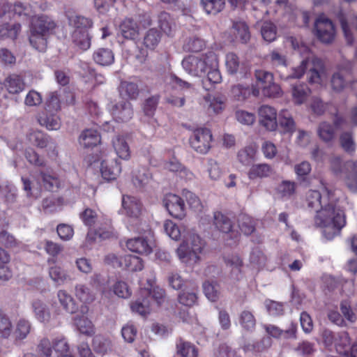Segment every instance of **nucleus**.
Masks as SVG:
<instances>
[{
    "label": "nucleus",
    "mask_w": 357,
    "mask_h": 357,
    "mask_svg": "<svg viewBox=\"0 0 357 357\" xmlns=\"http://www.w3.org/2000/svg\"><path fill=\"white\" fill-rule=\"evenodd\" d=\"M69 23L75 28L74 31H88L92 27L91 19L82 15H73L69 17Z\"/></svg>",
    "instance_id": "c9c22d12"
},
{
    "label": "nucleus",
    "mask_w": 357,
    "mask_h": 357,
    "mask_svg": "<svg viewBox=\"0 0 357 357\" xmlns=\"http://www.w3.org/2000/svg\"><path fill=\"white\" fill-rule=\"evenodd\" d=\"M56 26V22L49 16L41 15H35L31 20V31L47 35Z\"/></svg>",
    "instance_id": "9d476101"
},
{
    "label": "nucleus",
    "mask_w": 357,
    "mask_h": 357,
    "mask_svg": "<svg viewBox=\"0 0 357 357\" xmlns=\"http://www.w3.org/2000/svg\"><path fill=\"white\" fill-rule=\"evenodd\" d=\"M121 172V167L117 160L104 159L100 164L102 176L107 181L116 179Z\"/></svg>",
    "instance_id": "f8f14e48"
},
{
    "label": "nucleus",
    "mask_w": 357,
    "mask_h": 357,
    "mask_svg": "<svg viewBox=\"0 0 357 357\" xmlns=\"http://www.w3.org/2000/svg\"><path fill=\"white\" fill-rule=\"evenodd\" d=\"M169 82L174 88L179 89L183 91L191 93L195 90V86L192 84L181 79L174 74L169 76Z\"/></svg>",
    "instance_id": "13d9d810"
},
{
    "label": "nucleus",
    "mask_w": 357,
    "mask_h": 357,
    "mask_svg": "<svg viewBox=\"0 0 357 357\" xmlns=\"http://www.w3.org/2000/svg\"><path fill=\"white\" fill-rule=\"evenodd\" d=\"M305 201L307 207L315 210L317 212L321 207H324L321 202V195L318 190H309L305 195Z\"/></svg>",
    "instance_id": "a18cd8bd"
},
{
    "label": "nucleus",
    "mask_w": 357,
    "mask_h": 357,
    "mask_svg": "<svg viewBox=\"0 0 357 357\" xmlns=\"http://www.w3.org/2000/svg\"><path fill=\"white\" fill-rule=\"evenodd\" d=\"M207 76L203 80V85L204 87L206 89H208L206 88V83L208 82L209 84H218L221 82L222 77L220 75V73L219 70L218 69V61L215 58V64L213 66L208 67V70L206 71Z\"/></svg>",
    "instance_id": "864d4df0"
},
{
    "label": "nucleus",
    "mask_w": 357,
    "mask_h": 357,
    "mask_svg": "<svg viewBox=\"0 0 357 357\" xmlns=\"http://www.w3.org/2000/svg\"><path fill=\"white\" fill-rule=\"evenodd\" d=\"M76 298L84 303H90L95 300V294L84 284H77L75 288Z\"/></svg>",
    "instance_id": "c03bdc74"
},
{
    "label": "nucleus",
    "mask_w": 357,
    "mask_h": 357,
    "mask_svg": "<svg viewBox=\"0 0 357 357\" xmlns=\"http://www.w3.org/2000/svg\"><path fill=\"white\" fill-rule=\"evenodd\" d=\"M201 3L206 13L215 15L223 10L225 0H201Z\"/></svg>",
    "instance_id": "de8ad7c7"
},
{
    "label": "nucleus",
    "mask_w": 357,
    "mask_h": 357,
    "mask_svg": "<svg viewBox=\"0 0 357 357\" xmlns=\"http://www.w3.org/2000/svg\"><path fill=\"white\" fill-rule=\"evenodd\" d=\"M114 118L118 121H128L133 116V109L130 102L122 100L114 105L111 109Z\"/></svg>",
    "instance_id": "9b49d317"
},
{
    "label": "nucleus",
    "mask_w": 357,
    "mask_h": 357,
    "mask_svg": "<svg viewBox=\"0 0 357 357\" xmlns=\"http://www.w3.org/2000/svg\"><path fill=\"white\" fill-rule=\"evenodd\" d=\"M20 31V24L2 22L0 26V38L15 40Z\"/></svg>",
    "instance_id": "393cba45"
},
{
    "label": "nucleus",
    "mask_w": 357,
    "mask_h": 357,
    "mask_svg": "<svg viewBox=\"0 0 357 357\" xmlns=\"http://www.w3.org/2000/svg\"><path fill=\"white\" fill-rule=\"evenodd\" d=\"M352 68L353 63L349 61L337 66L336 70L332 73L330 78V86L333 92L340 93L349 88L354 90V82H357V80L352 79L351 75Z\"/></svg>",
    "instance_id": "7ed1b4c3"
},
{
    "label": "nucleus",
    "mask_w": 357,
    "mask_h": 357,
    "mask_svg": "<svg viewBox=\"0 0 357 357\" xmlns=\"http://www.w3.org/2000/svg\"><path fill=\"white\" fill-rule=\"evenodd\" d=\"M12 6L14 15L20 17L22 20H31L35 16L30 5L22 2H16Z\"/></svg>",
    "instance_id": "f704fd0d"
},
{
    "label": "nucleus",
    "mask_w": 357,
    "mask_h": 357,
    "mask_svg": "<svg viewBox=\"0 0 357 357\" xmlns=\"http://www.w3.org/2000/svg\"><path fill=\"white\" fill-rule=\"evenodd\" d=\"M225 63L227 72L231 75L246 72L243 63L240 61L238 56L234 53L229 52L226 55Z\"/></svg>",
    "instance_id": "a878e982"
},
{
    "label": "nucleus",
    "mask_w": 357,
    "mask_h": 357,
    "mask_svg": "<svg viewBox=\"0 0 357 357\" xmlns=\"http://www.w3.org/2000/svg\"><path fill=\"white\" fill-rule=\"evenodd\" d=\"M316 36L324 43H331L335 35L334 25L331 20L324 16L318 17L314 23Z\"/></svg>",
    "instance_id": "423d86ee"
},
{
    "label": "nucleus",
    "mask_w": 357,
    "mask_h": 357,
    "mask_svg": "<svg viewBox=\"0 0 357 357\" xmlns=\"http://www.w3.org/2000/svg\"><path fill=\"white\" fill-rule=\"evenodd\" d=\"M57 298L63 308L70 314H74L77 312L78 307L70 294L65 290H59L57 292Z\"/></svg>",
    "instance_id": "c756f323"
},
{
    "label": "nucleus",
    "mask_w": 357,
    "mask_h": 357,
    "mask_svg": "<svg viewBox=\"0 0 357 357\" xmlns=\"http://www.w3.org/2000/svg\"><path fill=\"white\" fill-rule=\"evenodd\" d=\"M314 222L317 227L324 229V236L331 240L338 235L345 226L346 217L340 207L328 204L317 211Z\"/></svg>",
    "instance_id": "f257e3e1"
},
{
    "label": "nucleus",
    "mask_w": 357,
    "mask_h": 357,
    "mask_svg": "<svg viewBox=\"0 0 357 357\" xmlns=\"http://www.w3.org/2000/svg\"><path fill=\"white\" fill-rule=\"evenodd\" d=\"M72 39L73 43L82 50H86L91 46V37L88 31H74Z\"/></svg>",
    "instance_id": "4c0bfd02"
},
{
    "label": "nucleus",
    "mask_w": 357,
    "mask_h": 357,
    "mask_svg": "<svg viewBox=\"0 0 357 357\" xmlns=\"http://www.w3.org/2000/svg\"><path fill=\"white\" fill-rule=\"evenodd\" d=\"M29 140L33 145L42 149L46 147L49 143V137L38 130L31 132L29 135Z\"/></svg>",
    "instance_id": "052dcab7"
},
{
    "label": "nucleus",
    "mask_w": 357,
    "mask_h": 357,
    "mask_svg": "<svg viewBox=\"0 0 357 357\" xmlns=\"http://www.w3.org/2000/svg\"><path fill=\"white\" fill-rule=\"evenodd\" d=\"M263 38L267 42H272L276 38V27L270 22H265L261 28Z\"/></svg>",
    "instance_id": "338daca9"
},
{
    "label": "nucleus",
    "mask_w": 357,
    "mask_h": 357,
    "mask_svg": "<svg viewBox=\"0 0 357 357\" xmlns=\"http://www.w3.org/2000/svg\"><path fill=\"white\" fill-rule=\"evenodd\" d=\"M29 43L31 45L39 52H45L47 48L46 36L40 33H34L30 30Z\"/></svg>",
    "instance_id": "09e8293b"
},
{
    "label": "nucleus",
    "mask_w": 357,
    "mask_h": 357,
    "mask_svg": "<svg viewBox=\"0 0 357 357\" xmlns=\"http://www.w3.org/2000/svg\"><path fill=\"white\" fill-rule=\"evenodd\" d=\"M163 203L169 214L174 218L181 220L185 217V204L178 195L167 194L163 199Z\"/></svg>",
    "instance_id": "6e6552de"
},
{
    "label": "nucleus",
    "mask_w": 357,
    "mask_h": 357,
    "mask_svg": "<svg viewBox=\"0 0 357 357\" xmlns=\"http://www.w3.org/2000/svg\"><path fill=\"white\" fill-rule=\"evenodd\" d=\"M272 173V168L267 164H258L252 165L248 172L250 179L267 177Z\"/></svg>",
    "instance_id": "49530a36"
},
{
    "label": "nucleus",
    "mask_w": 357,
    "mask_h": 357,
    "mask_svg": "<svg viewBox=\"0 0 357 357\" xmlns=\"http://www.w3.org/2000/svg\"><path fill=\"white\" fill-rule=\"evenodd\" d=\"M141 294L142 296H151L158 305L165 301V291L159 287H153L150 289H144L142 290Z\"/></svg>",
    "instance_id": "680f3d73"
},
{
    "label": "nucleus",
    "mask_w": 357,
    "mask_h": 357,
    "mask_svg": "<svg viewBox=\"0 0 357 357\" xmlns=\"http://www.w3.org/2000/svg\"><path fill=\"white\" fill-rule=\"evenodd\" d=\"M79 144L85 147L89 148L96 146L100 142V137L96 130L87 129L82 132L79 136Z\"/></svg>",
    "instance_id": "c85d7f7f"
},
{
    "label": "nucleus",
    "mask_w": 357,
    "mask_h": 357,
    "mask_svg": "<svg viewBox=\"0 0 357 357\" xmlns=\"http://www.w3.org/2000/svg\"><path fill=\"white\" fill-rule=\"evenodd\" d=\"M183 196L185 197L189 206L196 212H201L203 209V205L199 198L193 192L188 190H183Z\"/></svg>",
    "instance_id": "4d7b16f0"
},
{
    "label": "nucleus",
    "mask_w": 357,
    "mask_h": 357,
    "mask_svg": "<svg viewBox=\"0 0 357 357\" xmlns=\"http://www.w3.org/2000/svg\"><path fill=\"white\" fill-rule=\"evenodd\" d=\"M317 132L319 137L324 142H331L335 139V128L328 122H320L317 126Z\"/></svg>",
    "instance_id": "473e14b6"
},
{
    "label": "nucleus",
    "mask_w": 357,
    "mask_h": 357,
    "mask_svg": "<svg viewBox=\"0 0 357 357\" xmlns=\"http://www.w3.org/2000/svg\"><path fill=\"white\" fill-rule=\"evenodd\" d=\"M4 85L10 93H19L24 89L25 84L23 79L18 75L12 74L8 76Z\"/></svg>",
    "instance_id": "cd10ccee"
},
{
    "label": "nucleus",
    "mask_w": 357,
    "mask_h": 357,
    "mask_svg": "<svg viewBox=\"0 0 357 357\" xmlns=\"http://www.w3.org/2000/svg\"><path fill=\"white\" fill-rule=\"evenodd\" d=\"M126 246L130 251L142 255H149L152 251L151 245L144 237H135L128 240Z\"/></svg>",
    "instance_id": "a211bd4d"
},
{
    "label": "nucleus",
    "mask_w": 357,
    "mask_h": 357,
    "mask_svg": "<svg viewBox=\"0 0 357 357\" xmlns=\"http://www.w3.org/2000/svg\"><path fill=\"white\" fill-rule=\"evenodd\" d=\"M204 243L199 236L192 234L180 245L176 250L179 259L183 263L196 262L202 252Z\"/></svg>",
    "instance_id": "20e7f679"
},
{
    "label": "nucleus",
    "mask_w": 357,
    "mask_h": 357,
    "mask_svg": "<svg viewBox=\"0 0 357 357\" xmlns=\"http://www.w3.org/2000/svg\"><path fill=\"white\" fill-rule=\"evenodd\" d=\"M259 122L266 130H275L278 127L276 109L268 105H262L258 109Z\"/></svg>",
    "instance_id": "1a4fd4ad"
},
{
    "label": "nucleus",
    "mask_w": 357,
    "mask_h": 357,
    "mask_svg": "<svg viewBox=\"0 0 357 357\" xmlns=\"http://www.w3.org/2000/svg\"><path fill=\"white\" fill-rule=\"evenodd\" d=\"M75 323L77 330L86 335H92L95 333V327L91 320L82 315L75 319Z\"/></svg>",
    "instance_id": "a19ab883"
},
{
    "label": "nucleus",
    "mask_w": 357,
    "mask_h": 357,
    "mask_svg": "<svg viewBox=\"0 0 357 357\" xmlns=\"http://www.w3.org/2000/svg\"><path fill=\"white\" fill-rule=\"evenodd\" d=\"M307 77L311 84H319L325 75L324 61L317 57L307 58Z\"/></svg>",
    "instance_id": "0eeeda50"
},
{
    "label": "nucleus",
    "mask_w": 357,
    "mask_h": 357,
    "mask_svg": "<svg viewBox=\"0 0 357 357\" xmlns=\"http://www.w3.org/2000/svg\"><path fill=\"white\" fill-rule=\"evenodd\" d=\"M239 322L241 326L246 331L254 330L256 325V319L252 313L248 310H243L239 317Z\"/></svg>",
    "instance_id": "5fc2aeb1"
},
{
    "label": "nucleus",
    "mask_w": 357,
    "mask_h": 357,
    "mask_svg": "<svg viewBox=\"0 0 357 357\" xmlns=\"http://www.w3.org/2000/svg\"><path fill=\"white\" fill-rule=\"evenodd\" d=\"M113 147L117 155L123 159L128 160L130 157V146L125 138L121 135H116L112 139Z\"/></svg>",
    "instance_id": "412c9836"
},
{
    "label": "nucleus",
    "mask_w": 357,
    "mask_h": 357,
    "mask_svg": "<svg viewBox=\"0 0 357 357\" xmlns=\"http://www.w3.org/2000/svg\"><path fill=\"white\" fill-rule=\"evenodd\" d=\"M121 36L126 38L134 40L139 36V26L132 18H126L119 25Z\"/></svg>",
    "instance_id": "dca6fc26"
},
{
    "label": "nucleus",
    "mask_w": 357,
    "mask_h": 357,
    "mask_svg": "<svg viewBox=\"0 0 357 357\" xmlns=\"http://www.w3.org/2000/svg\"><path fill=\"white\" fill-rule=\"evenodd\" d=\"M264 328L269 335L275 338H296V326L293 323H291L289 327L287 329H281L271 324L265 325Z\"/></svg>",
    "instance_id": "2eb2a0df"
},
{
    "label": "nucleus",
    "mask_w": 357,
    "mask_h": 357,
    "mask_svg": "<svg viewBox=\"0 0 357 357\" xmlns=\"http://www.w3.org/2000/svg\"><path fill=\"white\" fill-rule=\"evenodd\" d=\"M92 347L97 354L105 355L111 351V342L102 335H96L93 339Z\"/></svg>",
    "instance_id": "58836bf2"
},
{
    "label": "nucleus",
    "mask_w": 357,
    "mask_h": 357,
    "mask_svg": "<svg viewBox=\"0 0 357 357\" xmlns=\"http://www.w3.org/2000/svg\"><path fill=\"white\" fill-rule=\"evenodd\" d=\"M176 354L178 357H198V349L192 343L179 339L176 344Z\"/></svg>",
    "instance_id": "5701e85b"
},
{
    "label": "nucleus",
    "mask_w": 357,
    "mask_h": 357,
    "mask_svg": "<svg viewBox=\"0 0 357 357\" xmlns=\"http://www.w3.org/2000/svg\"><path fill=\"white\" fill-rule=\"evenodd\" d=\"M93 61L98 65L107 66L114 61V54L109 48H98L93 54Z\"/></svg>",
    "instance_id": "aec40b11"
},
{
    "label": "nucleus",
    "mask_w": 357,
    "mask_h": 357,
    "mask_svg": "<svg viewBox=\"0 0 357 357\" xmlns=\"http://www.w3.org/2000/svg\"><path fill=\"white\" fill-rule=\"evenodd\" d=\"M151 178V174L144 167H137L132 172V181L136 188H144L150 183Z\"/></svg>",
    "instance_id": "6ab92c4d"
},
{
    "label": "nucleus",
    "mask_w": 357,
    "mask_h": 357,
    "mask_svg": "<svg viewBox=\"0 0 357 357\" xmlns=\"http://www.w3.org/2000/svg\"><path fill=\"white\" fill-rule=\"evenodd\" d=\"M161 34L156 29H149L144 38V43L146 47L150 49H154L160 43Z\"/></svg>",
    "instance_id": "6e6d98bb"
},
{
    "label": "nucleus",
    "mask_w": 357,
    "mask_h": 357,
    "mask_svg": "<svg viewBox=\"0 0 357 357\" xmlns=\"http://www.w3.org/2000/svg\"><path fill=\"white\" fill-rule=\"evenodd\" d=\"M33 310L36 317L41 322H48L51 314L47 305L40 301H35L33 304Z\"/></svg>",
    "instance_id": "37998d69"
},
{
    "label": "nucleus",
    "mask_w": 357,
    "mask_h": 357,
    "mask_svg": "<svg viewBox=\"0 0 357 357\" xmlns=\"http://www.w3.org/2000/svg\"><path fill=\"white\" fill-rule=\"evenodd\" d=\"M139 88L137 84L130 82H122L119 86V93L121 97L135 100L139 95Z\"/></svg>",
    "instance_id": "e433bc0d"
},
{
    "label": "nucleus",
    "mask_w": 357,
    "mask_h": 357,
    "mask_svg": "<svg viewBox=\"0 0 357 357\" xmlns=\"http://www.w3.org/2000/svg\"><path fill=\"white\" fill-rule=\"evenodd\" d=\"M49 275L57 285H62L72 280L68 272L59 266H51Z\"/></svg>",
    "instance_id": "7c9ffc66"
},
{
    "label": "nucleus",
    "mask_w": 357,
    "mask_h": 357,
    "mask_svg": "<svg viewBox=\"0 0 357 357\" xmlns=\"http://www.w3.org/2000/svg\"><path fill=\"white\" fill-rule=\"evenodd\" d=\"M123 267L130 271H139L144 268L142 259L137 256L127 255L123 257Z\"/></svg>",
    "instance_id": "79ce46f5"
},
{
    "label": "nucleus",
    "mask_w": 357,
    "mask_h": 357,
    "mask_svg": "<svg viewBox=\"0 0 357 357\" xmlns=\"http://www.w3.org/2000/svg\"><path fill=\"white\" fill-rule=\"evenodd\" d=\"M36 179L37 182L48 191L54 192L60 186V181L56 175L49 170L40 171Z\"/></svg>",
    "instance_id": "ddd939ff"
},
{
    "label": "nucleus",
    "mask_w": 357,
    "mask_h": 357,
    "mask_svg": "<svg viewBox=\"0 0 357 357\" xmlns=\"http://www.w3.org/2000/svg\"><path fill=\"white\" fill-rule=\"evenodd\" d=\"M347 166L354 173L347 177V184L352 191L357 192V160L348 162Z\"/></svg>",
    "instance_id": "774afa93"
},
{
    "label": "nucleus",
    "mask_w": 357,
    "mask_h": 357,
    "mask_svg": "<svg viewBox=\"0 0 357 357\" xmlns=\"http://www.w3.org/2000/svg\"><path fill=\"white\" fill-rule=\"evenodd\" d=\"M203 289L205 296L208 300L215 301L220 294L219 285L214 282L206 281L203 284Z\"/></svg>",
    "instance_id": "bf43d9fd"
},
{
    "label": "nucleus",
    "mask_w": 357,
    "mask_h": 357,
    "mask_svg": "<svg viewBox=\"0 0 357 357\" xmlns=\"http://www.w3.org/2000/svg\"><path fill=\"white\" fill-rule=\"evenodd\" d=\"M266 60L277 70L281 77V73L285 72L289 66L287 56L279 50H273L266 56Z\"/></svg>",
    "instance_id": "4468645a"
},
{
    "label": "nucleus",
    "mask_w": 357,
    "mask_h": 357,
    "mask_svg": "<svg viewBox=\"0 0 357 357\" xmlns=\"http://www.w3.org/2000/svg\"><path fill=\"white\" fill-rule=\"evenodd\" d=\"M130 307L133 312L144 317L150 313V301L148 298H144L142 300L139 298L131 303Z\"/></svg>",
    "instance_id": "8fccbe9b"
},
{
    "label": "nucleus",
    "mask_w": 357,
    "mask_h": 357,
    "mask_svg": "<svg viewBox=\"0 0 357 357\" xmlns=\"http://www.w3.org/2000/svg\"><path fill=\"white\" fill-rule=\"evenodd\" d=\"M238 226L245 235H250L255 230V222L247 214H240L238 217Z\"/></svg>",
    "instance_id": "ea45409f"
},
{
    "label": "nucleus",
    "mask_w": 357,
    "mask_h": 357,
    "mask_svg": "<svg viewBox=\"0 0 357 357\" xmlns=\"http://www.w3.org/2000/svg\"><path fill=\"white\" fill-rule=\"evenodd\" d=\"M61 109V102L56 91L51 92L45 102V112L46 113L58 112Z\"/></svg>",
    "instance_id": "3c124183"
},
{
    "label": "nucleus",
    "mask_w": 357,
    "mask_h": 357,
    "mask_svg": "<svg viewBox=\"0 0 357 357\" xmlns=\"http://www.w3.org/2000/svg\"><path fill=\"white\" fill-rule=\"evenodd\" d=\"M296 183L294 181H282L278 186V191L283 197H291L296 191Z\"/></svg>",
    "instance_id": "69168bd1"
},
{
    "label": "nucleus",
    "mask_w": 357,
    "mask_h": 357,
    "mask_svg": "<svg viewBox=\"0 0 357 357\" xmlns=\"http://www.w3.org/2000/svg\"><path fill=\"white\" fill-rule=\"evenodd\" d=\"M213 225L218 230L222 233L228 234L232 231V220L220 211L213 213Z\"/></svg>",
    "instance_id": "4be33fe9"
},
{
    "label": "nucleus",
    "mask_w": 357,
    "mask_h": 357,
    "mask_svg": "<svg viewBox=\"0 0 357 357\" xmlns=\"http://www.w3.org/2000/svg\"><path fill=\"white\" fill-rule=\"evenodd\" d=\"M57 112L45 113L40 116L38 118L39 123L46 127L48 130H56L61 126V121L59 117L56 115Z\"/></svg>",
    "instance_id": "2f4dec72"
},
{
    "label": "nucleus",
    "mask_w": 357,
    "mask_h": 357,
    "mask_svg": "<svg viewBox=\"0 0 357 357\" xmlns=\"http://www.w3.org/2000/svg\"><path fill=\"white\" fill-rule=\"evenodd\" d=\"M311 90L305 84L294 85L291 88L292 100L296 105L303 104L309 97Z\"/></svg>",
    "instance_id": "b1692460"
},
{
    "label": "nucleus",
    "mask_w": 357,
    "mask_h": 357,
    "mask_svg": "<svg viewBox=\"0 0 357 357\" xmlns=\"http://www.w3.org/2000/svg\"><path fill=\"white\" fill-rule=\"evenodd\" d=\"M256 149L252 146H246L238 152V161L243 165H249L254 160Z\"/></svg>",
    "instance_id": "603ef678"
},
{
    "label": "nucleus",
    "mask_w": 357,
    "mask_h": 357,
    "mask_svg": "<svg viewBox=\"0 0 357 357\" xmlns=\"http://www.w3.org/2000/svg\"><path fill=\"white\" fill-rule=\"evenodd\" d=\"M122 206L126 215L138 218L141 213V204L134 197L125 195L122 199Z\"/></svg>",
    "instance_id": "f3484780"
},
{
    "label": "nucleus",
    "mask_w": 357,
    "mask_h": 357,
    "mask_svg": "<svg viewBox=\"0 0 357 357\" xmlns=\"http://www.w3.org/2000/svg\"><path fill=\"white\" fill-rule=\"evenodd\" d=\"M182 67L190 75L201 77L208 70V67L215 64V55L209 52L202 55H189L182 61Z\"/></svg>",
    "instance_id": "f03ea898"
},
{
    "label": "nucleus",
    "mask_w": 357,
    "mask_h": 357,
    "mask_svg": "<svg viewBox=\"0 0 357 357\" xmlns=\"http://www.w3.org/2000/svg\"><path fill=\"white\" fill-rule=\"evenodd\" d=\"M231 93L235 100L244 101L250 96V90L248 86L238 84L232 86Z\"/></svg>",
    "instance_id": "0e129e2a"
},
{
    "label": "nucleus",
    "mask_w": 357,
    "mask_h": 357,
    "mask_svg": "<svg viewBox=\"0 0 357 357\" xmlns=\"http://www.w3.org/2000/svg\"><path fill=\"white\" fill-rule=\"evenodd\" d=\"M158 24L161 30L167 35H170L174 26V22L169 13L162 12L158 15Z\"/></svg>",
    "instance_id": "e2e57ef3"
},
{
    "label": "nucleus",
    "mask_w": 357,
    "mask_h": 357,
    "mask_svg": "<svg viewBox=\"0 0 357 357\" xmlns=\"http://www.w3.org/2000/svg\"><path fill=\"white\" fill-rule=\"evenodd\" d=\"M307 60L303 59L299 66L287 69L281 73V79L289 80L291 79H300L307 71Z\"/></svg>",
    "instance_id": "72a5a7b5"
},
{
    "label": "nucleus",
    "mask_w": 357,
    "mask_h": 357,
    "mask_svg": "<svg viewBox=\"0 0 357 357\" xmlns=\"http://www.w3.org/2000/svg\"><path fill=\"white\" fill-rule=\"evenodd\" d=\"M235 39L241 43H247L250 39L248 26L242 21L234 22L231 27Z\"/></svg>",
    "instance_id": "bb28decb"
},
{
    "label": "nucleus",
    "mask_w": 357,
    "mask_h": 357,
    "mask_svg": "<svg viewBox=\"0 0 357 357\" xmlns=\"http://www.w3.org/2000/svg\"><path fill=\"white\" fill-rule=\"evenodd\" d=\"M212 134L207 128H198L190 137V146L197 153H206L211 148Z\"/></svg>",
    "instance_id": "39448f33"
}]
</instances>
